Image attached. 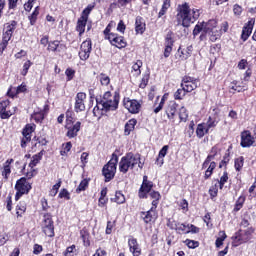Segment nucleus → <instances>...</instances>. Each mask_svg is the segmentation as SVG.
Masks as SVG:
<instances>
[{
    "label": "nucleus",
    "mask_w": 256,
    "mask_h": 256,
    "mask_svg": "<svg viewBox=\"0 0 256 256\" xmlns=\"http://www.w3.org/2000/svg\"><path fill=\"white\" fill-rule=\"evenodd\" d=\"M141 67H143V62H141V60H137L132 65V73L134 77H139V75H141Z\"/></svg>",
    "instance_id": "nucleus-31"
},
{
    "label": "nucleus",
    "mask_w": 256,
    "mask_h": 256,
    "mask_svg": "<svg viewBox=\"0 0 256 256\" xmlns=\"http://www.w3.org/2000/svg\"><path fill=\"white\" fill-rule=\"evenodd\" d=\"M87 187H89V179H83L77 187L76 193H81V191H85Z\"/></svg>",
    "instance_id": "nucleus-41"
},
{
    "label": "nucleus",
    "mask_w": 256,
    "mask_h": 256,
    "mask_svg": "<svg viewBox=\"0 0 256 256\" xmlns=\"http://www.w3.org/2000/svg\"><path fill=\"white\" fill-rule=\"evenodd\" d=\"M80 236L83 239L85 245H89V234L85 230L80 231Z\"/></svg>",
    "instance_id": "nucleus-58"
},
{
    "label": "nucleus",
    "mask_w": 256,
    "mask_h": 256,
    "mask_svg": "<svg viewBox=\"0 0 256 256\" xmlns=\"http://www.w3.org/2000/svg\"><path fill=\"white\" fill-rule=\"evenodd\" d=\"M140 159L141 157H139V155L128 153L126 156L122 157L121 161H139Z\"/></svg>",
    "instance_id": "nucleus-43"
},
{
    "label": "nucleus",
    "mask_w": 256,
    "mask_h": 256,
    "mask_svg": "<svg viewBox=\"0 0 256 256\" xmlns=\"http://www.w3.org/2000/svg\"><path fill=\"white\" fill-rule=\"evenodd\" d=\"M209 133V128L205 124H199L196 129V135L201 139V137H205V134Z\"/></svg>",
    "instance_id": "nucleus-32"
},
{
    "label": "nucleus",
    "mask_w": 256,
    "mask_h": 256,
    "mask_svg": "<svg viewBox=\"0 0 256 256\" xmlns=\"http://www.w3.org/2000/svg\"><path fill=\"white\" fill-rule=\"evenodd\" d=\"M4 28L13 33V31H15V29H17V21L12 20V21L6 23L4 25Z\"/></svg>",
    "instance_id": "nucleus-47"
},
{
    "label": "nucleus",
    "mask_w": 256,
    "mask_h": 256,
    "mask_svg": "<svg viewBox=\"0 0 256 256\" xmlns=\"http://www.w3.org/2000/svg\"><path fill=\"white\" fill-rule=\"evenodd\" d=\"M37 165L36 161H31L29 163V165L27 166V173H28V177H34V175L36 174L35 170L33 169L35 166Z\"/></svg>",
    "instance_id": "nucleus-44"
},
{
    "label": "nucleus",
    "mask_w": 256,
    "mask_h": 256,
    "mask_svg": "<svg viewBox=\"0 0 256 256\" xmlns=\"http://www.w3.org/2000/svg\"><path fill=\"white\" fill-rule=\"evenodd\" d=\"M146 25L145 21L140 17H136L135 20V32L137 35H143L145 33Z\"/></svg>",
    "instance_id": "nucleus-25"
},
{
    "label": "nucleus",
    "mask_w": 256,
    "mask_h": 256,
    "mask_svg": "<svg viewBox=\"0 0 256 256\" xmlns=\"http://www.w3.org/2000/svg\"><path fill=\"white\" fill-rule=\"evenodd\" d=\"M227 181H229V176H228L227 172H224L218 182L220 189H223V187L227 183Z\"/></svg>",
    "instance_id": "nucleus-50"
},
{
    "label": "nucleus",
    "mask_w": 256,
    "mask_h": 256,
    "mask_svg": "<svg viewBox=\"0 0 256 256\" xmlns=\"http://www.w3.org/2000/svg\"><path fill=\"white\" fill-rule=\"evenodd\" d=\"M123 105L129 113L137 114L141 111V103L137 100H131L129 98H124Z\"/></svg>",
    "instance_id": "nucleus-10"
},
{
    "label": "nucleus",
    "mask_w": 256,
    "mask_h": 256,
    "mask_svg": "<svg viewBox=\"0 0 256 256\" xmlns=\"http://www.w3.org/2000/svg\"><path fill=\"white\" fill-rule=\"evenodd\" d=\"M103 110H105V108L101 106V102H97V105L93 109L94 117L101 118L103 115Z\"/></svg>",
    "instance_id": "nucleus-36"
},
{
    "label": "nucleus",
    "mask_w": 256,
    "mask_h": 256,
    "mask_svg": "<svg viewBox=\"0 0 256 256\" xmlns=\"http://www.w3.org/2000/svg\"><path fill=\"white\" fill-rule=\"evenodd\" d=\"M125 29H127V26H125V22H123V20H120L117 25V31H119V33H125Z\"/></svg>",
    "instance_id": "nucleus-62"
},
{
    "label": "nucleus",
    "mask_w": 256,
    "mask_h": 256,
    "mask_svg": "<svg viewBox=\"0 0 256 256\" xmlns=\"http://www.w3.org/2000/svg\"><path fill=\"white\" fill-rule=\"evenodd\" d=\"M31 65H32L31 60H28L23 64V69L21 71V75H23V77H25V75L29 73V69L31 68Z\"/></svg>",
    "instance_id": "nucleus-49"
},
{
    "label": "nucleus",
    "mask_w": 256,
    "mask_h": 256,
    "mask_svg": "<svg viewBox=\"0 0 256 256\" xmlns=\"http://www.w3.org/2000/svg\"><path fill=\"white\" fill-rule=\"evenodd\" d=\"M25 211H27L25 203H20L16 206V215L18 217H23V213H25Z\"/></svg>",
    "instance_id": "nucleus-39"
},
{
    "label": "nucleus",
    "mask_w": 256,
    "mask_h": 256,
    "mask_svg": "<svg viewBox=\"0 0 256 256\" xmlns=\"http://www.w3.org/2000/svg\"><path fill=\"white\" fill-rule=\"evenodd\" d=\"M73 251H75V245L67 247L66 251L64 252V256H73Z\"/></svg>",
    "instance_id": "nucleus-64"
},
{
    "label": "nucleus",
    "mask_w": 256,
    "mask_h": 256,
    "mask_svg": "<svg viewBox=\"0 0 256 256\" xmlns=\"http://www.w3.org/2000/svg\"><path fill=\"white\" fill-rule=\"evenodd\" d=\"M117 172V164L115 162L109 161L102 169V174L105 177V182L109 183L113 177H115V173Z\"/></svg>",
    "instance_id": "nucleus-9"
},
{
    "label": "nucleus",
    "mask_w": 256,
    "mask_h": 256,
    "mask_svg": "<svg viewBox=\"0 0 256 256\" xmlns=\"http://www.w3.org/2000/svg\"><path fill=\"white\" fill-rule=\"evenodd\" d=\"M135 125H137V120L136 119H130L125 124L124 134L125 135H131V132L135 131Z\"/></svg>",
    "instance_id": "nucleus-28"
},
{
    "label": "nucleus",
    "mask_w": 256,
    "mask_h": 256,
    "mask_svg": "<svg viewBox=\"0 0 256 256\" xmlns=\"http://www.w3.org/2000/svg\"><path fill=\"white\" fill-rule=\"evenodd\" d=\"M67 129V137L69 139H73V137H77V133L81 131V122L74 123L73 117L69 116V112L66 114V125Z\"/></svg>",
    "instance_id": "nucleus-5"
},
{
    "label": "nucleus",
    "mask_w": 256,
    "mask_h": 256,
    "mask_svg": "<svg viewBox=\"0 0 256 256\" xmlns=\"http://www.w3.org/2000/svg\"><path fill=\"white\" fill-rule=\"evenodd\" d=\"M197 83H199L197 79L186 76L182 80L181 87L184 88L186 93H191V91H195V89H197Z\"/></svg>",
    "instance_id": "nucleus-12"
},
{
    "label": "nucleus",
    "mask_w": 256,
    "mask_h": 256,
    "mask_svg": "<svg viewBox=\"0 0 256 256\" xmlns=\"http://www.w3.org/2000/svg\"><path fill=\"white\" fill-rule=\"evenodd\" d=\"M253 233H255V229H253V227L236 232L235 236L232 237L234 247H239V245H243V243L250 241Z\"/></svg>",
    "instance_id": "nucleus-4"
},
{
    "label": "nucleus",
    "mask_w": 256,
    "mask_h": 256,
    "mask_svg": "<svg viewBox=\"0 0 256 256\" xmlns=\"http://www.w3.org/2000/svg\"><path fill=\"white\" fill-rule=\"evenodd\" d=\"M115 203L118 205H123L125 203V195L121 191H117L114 198Z\"/></svg>",
    "instance_id": "nucleus-40"
},
{
    "label": "nucleus",
    "mask_w": 256,
    "mask_h": 256,
    "mask_svg": "<svg viewBox=\"0 0 256 256\" xmlns=\"http://www.w3.org/2000/svg\"><path fill=\"white\" fill-rule=\"evenodd\" d=\"M207 159L208 161H219V159H221V149H219L217 146L213 147Z\"/></svg>",
    "instance_id": "nucleus-26"
},
{
    "label": "nucleus",
    "mask_w": 256,
    "mask_h": 256,
    "mask_svg": "<svg viewBox=\"0 0 256 256\" xmlns=\"http://www.w3.org/2000/svg\"><path fill=\"white\" fill-rule=\"evenodd\" d=\"M38 15H39V7L37 6L35 8V10L33 11V13L31 14V16H29V20H30L31 25H35Z\"/></svg>",
    "instance_id": "nucleus-45"
},
{
    "label": "nucleus",
    "mask_w": 256,
    "mask_h": 256,
    "mask_svg": "<svg viewBox=\"0 0 256 256\" xmlns=\"http://www.w3.org/2000/svg\"><path fill=\"white\" fill-rule=\"evenodd\" d=\"M244 203H245V196H240L236 201L234 211H241V209H243Z\"/></svg>",
    "instance_id": "nucleus-42"
},
{
    "label": "nucleus",
    "mask_w": 256,
    "mask_h": 256,
    "mask_svg": "<svg viewBox=\"0 0 256 256\" xmlns=\"http://www.w3.org/2000/svg\"><path fill=\"white\" fill-rule=\"evenodd\" d=\"M187 117H188L187 109L182 106L179 111V119L180 121H187Z\"/></svg>",
    "instance_id": "nucleus-52"
},
{
    "label": "nucleus",
    "mask_w": 256,
    "mask_h": 256,
    "mask_svg": "<svg viewBox=\"0 0 256 256\" xmlns=\"http://www.w3.org/2000/svg\"><path fill=\"white\" fill-rule=\"evenodd\" d=\"M187 247H189V249H196V247H199V242L195 241V240H189L187 239L185 241Z\"/></svg>",
    "instance_id": "nucleus-54"
},
{
    "label": "nucleus",
    "mask_w": 256,
    "mask_h": 256,
    "mask_svg": "<svg viewBox=\"0 0 256 256\" xmlns=\"http://www.w3.org/2000/svg\"><path fill=\"white\" fill-rule=\"evenodd\" d=\"M149 194V197L154 199L152 201V207H157L159 205V199H161V194L158 191L151 190L147 192Z\"/></svg>",
    "instance_id": "nucleus-29"
},
{
    "label": "nucleus",
    "mask_w": 256,
    "mask_h": 256,
    "mask_svg": "<svg viewBox=\"0 0 256 256\" xmlns=\"http://www.w3.org/2000/svg\"><path fill=\"white\" fill-rule=\"evenodd\" d=\"M95 6L93 5H88L82 12L81 17L77 21L76 25V31L79 33L80 37L85 33V27H87V21L89 19V15L91 11H93V8Z\"/></svg>",
    "instance_id": "nucleus-6"
},
{
    "label": "nucleus",
    "mask_w": 256,
    "mask_h": 256,
    "mask_svg": "<svg viewBox=\"0 0 256 256\" xmlns=\"http://www.w3.org/2000/svg\"><path fill=\"white\" fill-rule=\"evenodd\" d=\"M199 17H201V9L191 8L187 2L178 5L176 14L178 25L187 29L190 25H193Z\"/></svg>",
    "instance_id": "nucleus-1"
},
{
    "label": "nucleus",
    "mask_w": 256,
    "mask_h": 256,
    "mask_svg": "<svg viewBox=\"0 0 256 256\" xmlns=\"http://www.w3.org/2000/svg\"><path fill=\"white\" fill-rule=\"evenodd\" d=\"M225 239H227V234H225V231H220L219 238H217L215 242L216 247H221Z\"/></svg>",
    "instance_id": "nucleus-37"
},
{
    "label": "nucleus",
    "mask_w": 256,
    "mask_h": 256,
    "mask_svg": "<svg viewBox=\"0 0 256 256\" xmlns=\"http://www.w3.org/2000/svg\"><path fill=\"white\" fill-rule=\"evenodd\" d=\"M157 207L152 206L150 210L147 212H141V218L145 223H151L153 219H157V212H156Z\"/></svg>",
    "instance_id": "nucleus-20"
},
{
    "label": "nucleus",
    "mask_w": 256,
    "mask_h": 256,
    "mask_svg": "<svg viewBox=\"0 0 256 256\" xmlns=\"http://www.w3.org/2000/svg\"><path fill=\"white\" fill-rule=\"evenodd\" d=\"M59 197L60 199H66L67 201H69V199H71V194H69V191H67V189H63L59 193Z\"/></svg>",
    "instance_id": "nucleus-56"
},
{
    "label": "nucleus",
    "mask_w": 256,
    "mask_h": 256,
    "mask_svg": "<svg viewBox=\"0 0 256 256\" xmlns=\"http://www.w3.org/2000/svg\"><path fill=\"white\" fill-rule=\"evenodd\" d=\"M178 224H179V222H177L175 220L168 219V221H167V227H169V229H172L174 231H177Z\"/></svg>",
    "instance_id": "nucleus-55"
},
{
    "label": "nucleus",
    "mask_w": 256,
    "mask_h": 256,
    "mask_svg": "<svg viewBox=\"0 0 256 256\" xmlns=\"http://www.w3.org/2000/svg\"><path fill=\"white\" fill-rule=\"evenodd\" d=\"M112 27H115V22H110L108 25H107V27L105 28V30H104V39H109V36L110 35H115V33H112L111 32V28Z\"/></svg>",
    "instance_id": "nucleus-38"
},
{
    "label": "nucleus",
    "mask_w": 256,
    "mask_h": 256,
    "mask_svg": "<svg viewBox=\"0 0 256 256\" xmlns=\"http://www.w3.org/2000/svg\"><path fill=\"white\" fill-rule=\"evenodd\" d=\"M173 37L171 34H167L165 38V49H164V57L167 59L171 55V52L173 51Z\"/></svg>",
    "instance_id": "nucleus-22"
},
{
    "label": "nucleus",
    "mask_w": 256,
    "mask_h": 256,
    "mask_svg": "<svg viewBox=\"0 0 256 256\" xmlns=\"http://www.w3.org/2000/svg\"><path fill=\"white\" fill-rule=\"evenodd\" d=\"M231 89L232 91H237V93H241L242 91H247V84L245 82L239 83L238 81H233Z\"/></svg>",
    "instance_id": "nucleus-27"
},
{
    "label": "nucleus",
    "mask_w": 256,
    "mask_h": 256,
    "mask_svg": "<svg viewBox=\"0 0 256 256\" xmlns=\"http://www.w3.org/2000/svg\"><path fill=\"white\" fill-rule=\"evenodd\" d=\"M9 175H11V162H6L3 167L2 177L9 179Z\"/></svg>",
    "instance_id": "nucleus-35"
},
{
    "label": "nucleus",
    "mask_w": 256,
    "mask_h": 256,
    "mask_svg": "<svg viewBox=\"0 0 256 256\" xmlns=\"http://www.w3.org/2000/svg\"><path fill=\"white\" fill-rule=\"evenodd\" d=\"M199 33L209 34L210 41L213 43L221 37V31H219V27H217V20L215 19H211L208 22H198L193 30L194 37H197Z\"/></svg>",
    "instance_id": "nucleus-2"
},
{
    "label": "nucleus",
    "mask_w": 256,
    "mask_h": 256,
    "mask_svg": "<svg viewBox=\"0 0 256 256\" xmlns=\"http://www.w3.org/2000/svg\"><path fill=\"white\" fill-rule=\"evenodd\" d=\"M177 107L179 105L175 101H170L165 107V113L168 117V119L172 120L175 119V115H177Z\"/></svg>",
    "instance_id": "nucleus-19"
},
{
    "label": "nucleus",
    "mask_w": 256,
    "mask_h": 256,
    "mask_svg": "<svg viewBox=\"0 0 256 256\" xmlns=\"http://www.w3.org/2000/svg\"><path fill=\"white\" fill-rule=\"evenodd\" d=\"M186 93H187V92L185 91V88L178 89V90L174 93V99H176V100H181V99H183V97H185Z\"/></svg>",
    "instance_id": "nucleus-48"
},
{
    "label": "nucleus",
    "mask_w": 256,
    "mask_h": 256,
    "mask_svg": "<svg viewBox=\"0 0 256 256\" xmlns=\"http://www.w3.org/2000/svg\"><path fill=\"white\" fill-rule=\"evenodd\" d=\"M129 167H135V162L120 161L119 169L121 173H127L129 171Z\"/></svg>",
    "instance_id": "nucleus-30"
},
{
    "label": "nucleus",
    "mask_w": 256,
    "mask_h": 256,
    "mask_svg": "<svg viewBox=\"0 0 256 256\" xmlns=\"http://www.w3.org/2000/svg\"><path fill=\"white\" fill-rule=\"evenodd\" d=\"M128 247L133 256H141V245L133 236L128 239Z\"/></svg>",
    "instance_id": "nucleus-16"
},
{
    "label": "nucleus",
    "mask_w": 256,
    "mask_h": 256,
    "mask_svg": "<svg viewBox=\"0 0 256 256\" xmlns=\"http://www.w3.org/2000/svg\"><path fill=\"white\" fill-rule=\"evenodd\" d=\"M100 105L104 111H115L119 107V94L113 95L110 91L105 92Z\"/></svg>",
    "instance_id": "nucleus-3"
},
{
    "label": "nucleus",
    "mask_w": 256,
    "mask_h": 256,
    "mask_svg": "<svg viewBox=\"0 0 256 256\" xmlns=\"http://www.w3.org/2000/svg\"><path fill=\"white\" fill-rule=\"evenodd\" d=\"M108 41L111 45L117 47V49H125V47H127V41H125V38L123 36H119V34L116 33L110 34Z\"/></svg>",
    "instance_id": "nucleus-11"
},
{
    "label": "nucleus",
    "mask_w": 256,
    "mask_h": 256,
    "mask_svg": "<svg viewBox=\"0 0 256 256\" xmlns=\"http://www.w3.org/2000/svg\"><path fill=\"white\" fill-rule=\"evenodd\" d=\"M253 27H255V19L252 18L243 27L242 35H241L243 41H247V39H249V37L251 36V33H253Z\"/></svg>",
    "instance_id": "nucleus-18"
},
{
    "label": "nucleus",
    "mask_w": 256,
    "mask_h": 256,
    "mask_svg": "<svg viewBox=\"0 0 256 256\" xmlns=\"http://www.w3.org/2000/svg\"><path fill=\"white\" fill-rule=\"evenodd\" d=\"M71 147H73L71 142H67L66 144H63V148L61 150V155H63V153H69L71 151Z\"/></svg>",
    "instance_id": "nucleus-60"
},
{
    "label": "nucleus",
    "mask_w": 256,
    "mask_h": 256,
    "mask_svg": "<svg viewBox=\"0 0 256 256\" xmlns=\"http://www.w3.org/2000/svg\"><path fill=\"white\" fill-rule=\"evenodd\" d=\"M153 189V182L148 180L147 176H143V182L139 189V198L140 199H147V193Z\"/></svg>",
    "instance_id": "nucleus-15"
},
{
    "label": "nucleus",
    "mask_w": 256,
    "mask_h": 256,
    "mask_svg": "<svg viewBox=\"0 0 256 256\" xmlns=\"http://www.w3.org/2000/svg\"><path fill=\"white\" fill-rule=\"evenodd\" d=\"M7 107H9V100L0 102V117H1V119H9V117H11V115H13V112L7 111Z\"/></svg>",
    "instance_id": "nucleus-23"
},
{
    "label": "nucleus",
    "mask_w": 256,
    "mask_h": 256,
    "mask_svg": "<svg viewBox=\"0 0 256 256\" xmlns=\"http://www.w3.org/2000/svg\"><path fill=\"white\" fill-rule=\"evenodd\" d=\"M42 231L47 237H55V226L53 225V216L45 213L42 220Z\"/></svg>",
    "instance_id": "nucleus-7"
},
{
    "label": "nucleus",
    "mask_w": 256,
    "mask_h": 256,
    "mask_svg": "<svg viewBox=\"0 0 256 256\" xmlns=\"http://www.w3.org/2000/svg\"><path fill=\"white\" fill-rule=\"evenodd\" d=\"M169 7H171V0H165L163 2L161 10L158 13V17H163V15L167 13V10L169 9Z\"/></svg>",
    "instance_id": "nucleus-34"
},
{
    "label": "nucleus",
    "mask_w": 256,
    "mask_h": 256,
    "mask_svg": "<svg viewBox=\"0 0 256 256\" xmlns=\"http://www.w3.org/2000/svg\"><path fill=\"white\" fill-rule=\"evenodd\" d=\"M177 233H191V229H189V224H184L181 222H178L177 228H176Z\"/></svg>",
    "instance_id": "nucleus-33"
},
{
    "label": "nucleus",
    "mask_w": 256,
    "mask_h": 256,
    "mask_svg": "<svg viewBox=\"0 0 256 256\" xmlns=\"http://www.w3.org/2000/svg\"><path fill=\"white\" fill-rule=\"evenodd\" d=\"M217 123H219V121H217V119L209 117L205 126L209 131V129H213V127H217Z\"/></svg>",
    "instance_id": "nucleus-46"
},
{
    "label": "nucleus",
    "mask_w": 256,
    "mask_h": 256,
    "mask_svg": "<svg viewBox=\"0 0 256 256\" xmlns=\"http://www.w3.org/2000/svg\"><path fill=\"white\" fill-rule=\"evenodd\" d=\"M16 91L18 93V95L20 93H25L27 91V84L25 83H22L21 85H19L17 88H16Z\"/></svg>",
    "instance_id": "nucleus-63"
},
{
    "label": "nucleus",
    "mask_w": 256,
    "mask_h": 256,
    "mask_svg": "<svg viewBox=\"0 0 256 256\" xmlns=\"http://www.w3.org/2000/svg\"><path fill=\"white\" fill-rule=\"evenodd\" d=\"M8 97H11L13 99V97H16V95H19L17 92V88L11 86L7 92Z\"/></svg>",
    "instance_id": "nucleus-61"
},
{
    "label": "nucleus",
    "mask_w": 256,
    "mask_h": 256,
    "mask_svg": "<svg viewBox=\"0 0 256 256\" xmlns=\"http://www.w3.org/2000/svg\"><path fill=\"white\" fill-rule=\"evenodd\" d=\"M60 43L59 41H53L48 44V51H57L59 49Z\"/></svg>",
    "instance_id": "nucleus-53"
},
{
    "label": "nucleus",
    "mask_w": 256,
    "mask_h": 256,
    "mask_svg": "<svg viewBox=\"0 0 256 256\" xmlns=\"http://www.w3.org/2000/svg\"><path fill=\"white\" fill-rule=\"evenodd\" d=\"M65 74L67 76V81H71V79H73V77H75V70L68 68V69H66Z\"/></svg>",
    "instance_id": "nucleus-59"
},
{
    "label": "nucleus",
    "mask_w": 256,
    "mask_h": 256,
    "mask_svg": "<svg viewBox=\"0 0 256 256\" xmlns=\"http://www.w3.org/2000/svg\"><path fill=\"white\" fill-rule=\"evenodd\" d=\"M193 53V46H187L185 49H178V54H179V58L181 59V61H187V59H189V57H191Z\"/></svg>",
    "instance_id": "nucleus-24"
},
{
    "label": "nucleus",
    "mask_w": 256,
    "mask_h": 256,
    "mask_svg": "<svg viewBox=\"0 0 256 256\" xmlns=\"http://www.w3.org/2000/svg\"><path fill=\"white\" fill-rule=\"evenodd\" d=\"M33 131H35V124H27L25 126L22 132L24 138L22 139L21 147H25L28 141H31V133H33Z\"/></svg>",
    "instance_id": "nucleus-17"
},
{
    "label": "nucleus",
    "mask_w": 256,
    "mask_h": 256,
    "mask_svg": "<svg viewBox=\"0 0 256 256\" xmlns=\"http://www.w3.org/2000/svg\"><path fill=\"white\" fill-rule=\"evenodd\" d=\"M99 79L101 85L107 86L109 85V83H111V78H109V76H107L106 74H100Z\"/></svg>",
    "instance_id": "nucleus-51"
},
{
    "label": "nucleus",
    "mask_w": 256,
    "mask_h": 256,
    "mask_svg": "<svg viewBox=\"0 0 256 256\" xmlns=\"http://www.w3.org/2000/svg\"><path fill=\"white\" fill-rule=\"evenodd\" d=\"M87 99V94L85 92H78L75 97L74 110L76 113H81L85 111V101Z\"/></svg>",
    "instance_id": "nucleus-13"
},
{
    "label": "nucleus",
    "mask_w": 256,
    "mask_h": 256,
    "mask_svg": "<svg viewBox=\"0 0 256 256\" xmlns=\"http://www.w3.org/2000/svg\"><path fill=\"white\" fill-rule=\"evenodd\" d=\"M15 189L17 191L15 199L19 201L22 195H27L31 191V184L27 181V178H21L16 182Z\"/></svg>",
    "instance_id": "nucleus-8"
},
{
    "label": "nucleus",
    "mask_w": 256,
    "mask_h": 256,
    "mask_svg": "<svg viewBox=\"0 0 256 256\" xmlns=\"http://www.w3.org/2000/svg\"><path fill=\"white\" fill-rule=\"evenodd\" d=\"M91 47V39L82 42L79 52V57L82 61H87V59H89V56L91 55Z\"/></svg>",
    "instance_id": "nucleus-14"
},
{
    "label": "nucleus",
    "mask_w": 256,
    "mask_h": 256,
    "mask_svg": "<svg viewBox=\"0 0 256 256\" xmlns=\"http://www.w3.org/2000/svg\"><path fill=\"white\" fill-rule=\"evenodd\" d=\"M255 143V139L251 136V132L244 131L241 134V146L242 147H251Z\"/></svg>",
    "instance_id": "nucleus-21"
},
{
    "label": "nucleus",
    "mask_w": 256,
    "mask_h": 256,
    "mask_svg": "<svg viewBox=\"0 0 256 256\" xmlns=\"http://www.w3.org/2000/svg\"><path fill=\"white\" fill-rule=\"evenodd\" d=\"M11 37H13V32L4 28L2 39H4L5 41H11Z\"/></svg>",
    "instance_id": "nucleus-57"
}]
</instances>
